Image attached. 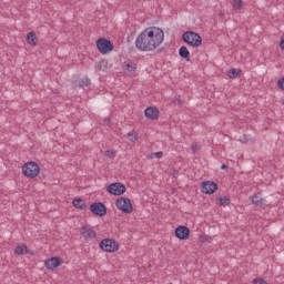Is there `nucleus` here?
Segmentation results:
<instances>
[{"label":"nucleus","instance_id":"f257e3e1","mask_svg":"<svg viewBox=\"0 0 284 284\" xmlns=\"http://www.w3.org/2000/svg\"><path fill=\"white\" fill-rule=\"evenodd\" d=\"M135 48H138L141 52H152V50H154L148 29L138 36L135 40Z\"/></svg>","mask_w":284,"mask_h":284},{"label":"nucleus","instance_id":"f03ea898","mask_svg":"<svg viewBox=\"0 0 284 284\" xmlns=\"http://www.w3.org/2000/svg\"><path fill=\"white\" fill-rule=\"evenodd\" d=\"M146 31L149 32V38L151 39V44L153 45V50H156V48H159V45L163 43L165 33L162 31L161 28H156V27L146 28Z\"/></svg>","mask_w":284,"mask_h":284},{"label":"nucleus","instance_id":"7ed1b4c3","mask_svg":"<svg viewBox=\"0 0 284 284\" xmlns=\"http://www.w3.org/2000/svg\"><path fill=\"white\" fill-rule=\"evenodd\" d=\"M182 41L192 48H201L203 38H201V34L194 31H186L182 34Z\"/></svg>","mask_w":284,"mask_h":284},{"label":"nucleus","instance_id":"20e7f679","mask_svg":"<svg viewBox=\"0 0 284 284\" xmlns=\"http://www.w3.org/2000/svg\"><path fill=\"white\" fill-rule=\"evenodd\" d=\"M39 172H41V166H39L37 162L31 161L22 165V174L27 176V179H37Z\"/></svg>","mask_w":284,"mask_h":284},{"label":"nucleus","instance_id":"39448f33","mask_svg":"<svg viewBox=\"0 0 284 284\" xmlns=\"http://www.w3.org/2000/svg\"><path fill=\"white\" fill-rule=\"evenodd\" d=\"M100 250L103 252H119V242H116L114 239H103L99 244Z\"/></svg>","mask_w":284,"mask_h":284},{"label":"nucleus","instance_id":"423d86ee","mask_svg":"<svg viewBox=\"0 0 284 284\" xmlns=\"http://www.w3.org/2000/svg\"><path fill=\"white\" fill-rule=\"evenodd\" d=\"M97 48L100 54H110V52L114 50V44H112V41L105 38H100L97 40Z\"/></svg>","mask_w":284,"mask_h":284},{"label":"nucleus","instance_id":"0eeeda50","mask_svg":"<svg viewBox=\"0 0 284 284\" xmlns=\"http://www.w3.org/2000/svg\"><path fill=\"white\" fill-rule=\"evenodd\" d=\"M115 206L118 207V210H120L124 214H132V212L134 210L132 207V201H130V199H128V197H119L115 201Z\"/></svg>","mask_w":284,"mask_h":284},{"label":"nucleus","instance_id":"6e6552de","mask_svg":"<svg viewBox=\"0 0 284 284\" xmlns=\"http://www.w3.org/2000/svg\"><path fill=\"white\" fill-rule=\"evenodd\" d=\"M125 184L121 183V182H114L111 183L108 187H106V192H109V194H113V196H121L123 194H125Z\"/></svg>","mask_w":284,"mask_h":284},{"label":"nucleus","instance_id":"1a4fd4ad","mask_svg":"<svg viewBox=\"0 0 284 284\" xmlns=\"http://www.w3.org/2000/svg\"><path fill=\"white\" fill-rule=\"evenodd\" d=\"M90 212L95 216H105L108 214V206L103 202H94L90 205Z\"/></svg>","mask_w":284,"mask_h":284},{"label":"nucleus","instance_id":"9d476101","mask_svg":"<svg viewBox=\"0 0 284 284\" xmlns=\"http://www.w3.org/2000/svg\"><path fill=\"white\" fill-rule=\"evenodd\" d=\"M219 190V184H216L214 181H206L203 182L201 185V192L203 194H214Z\"/></svg>","mask_w":284,"mask_h":284},{"label":"nucleus","instance_id":"9b49d317","mask_svg":"<svg viewBox=\"0 0 284 284\" xmlns=\"http://www.w3.org/2000/svg\"><path fill=\"white\" fill-rule=\"evenodd\" d=\"M175 236L180 241H187L190 239V229L183 225L178 226L175 229Z\"/></svg>","mask_w":284,"mask_h":284},{"label":"nucleus","instance_id":"f8f14e48","mask_svg":"<svg viewBox=\"0 0 284 284\" xmlns=\"http://www.w3.org/2000/svg\"><path fill=\"white\" fill-rule=\"evenodd\" d=\"M62 263L63 261L60 260V257H50L44 262V265L47 270H57V267L61 266Z\"/></svg>","mask_w":284,"mask_h":284},{"label":"nucleus","instance_id":"ddd939ff","mask_svg":"<svg viewBox=\"0 0 284 284\" xmlns=\"http://www.w3.org/2000/svg\"><path fill=\"white\" fill-rule=\"evenodd\" d=\"M160 111L156 106H149L144 111V115L146 119H151V121H156L159 119Z\"/></svg>","mask_w":284,"mask_h":284},{"label":"nucleus","instance_id":"4468645a","mask_svg":"<svg viewBox=\"0 0 284 284\" xmlns=\"http://www.w3.org/2000/svg\"><path fill=\"white\" fill-rule=\"evenodd\" d=\"M81 235L85 240H88V239H95L97 237V232H94V230H92V227H90V226H82Z\"/></svg>","mask_w":284,"mask_h":284},{"label":"nucleus","instance_id":"2eb2a0df","mask_svg":"<svg viewBox=\"0 0 284 284\" xmlns=\"http://www.w3.org/2000/svg\"><path fill=\"white\" fill-rule=\"evenodd\" d=\"M72 205L73 207H77V210H85L88 207V204L81 197H75L72 202Z\"/></svg>","mask_w":284,"mask_h":284},{"label":"nucleus","instance_id":"dca6fc26","mask_svg":"<svg viewBox=\"0 0 284 284\" xmlns=\"http://www.w3.org/2000/svg\"><path fill=\"white\" fill-rule=\"evenodd\" d=\"M27 43H29V45H37L38 39L37 33H34V31H31L27 34Z\"/></svg>","mask_w":284,"mask_h":284},{"label":"nucleus","instance_id":"f3484780","mask_svg":"<svg viewBox=\"0 0 284 284\" xmlns=\"http://www.w3.org/2000/svg\"><path fill=\"white\" fill-rule=\"evenodd\" d=\"M250 201H252L253 205H255V207H263V197L254 194L252 196H250Z\"/></svg>","mask_w":284,"mask_h":284},{"label":"nucleus","instance_id":"a211bd4d","mask_svg":"<svg viewBox=\"0 0 284 284\" xmlns=\"http://www.w3.org/2000/svg\"><path fill=\"white\" fill-rule=\"evenodd\" d=\"M179 55L181 59H185V61H190V50H187V47L183 45L179 50Z\"/></svg>","mask_w":284,"mask_h":284},{"label":"nucleus","instance_id":"6ab92c4d","mask_svg":"<svg viewBox=\"0 0 284 284\" xmlns=\"http://www.w3.org/2000/svg\"><path fill=\"white\" fill-rule=\"evenodd\" d=\"M227 77L229 79H241V69H230Z\"/></svg>","mask_w":284,"mask_h":284},{"label":"nucleus","instance_id":"aec40b11","mask_svg":"<svg viewBox=\"0 0 284 284\" xmlns=\"http://www.w3.org/2000/svg\"><path fill=\"white\" fill-rule=\"evenodd\" d=\"M215 203L216 205H222L223 207H225V205H230L231 201L229 196H221V197H216L215 199Z\"/></svg>","mask_w":284,"mask_h":284},{"label":"nucleus","instance_id":"412c9836","mask_svg":"<svg viewBox=\"0 0 284 284\" xmlns=\"http://www.w3.org/2000/svg\"><path fill=\"white\" fill-rule=\"evenodd\" d=\"M14 252L16 254H19V255L28 254V246L26 244L18 245Z\"/></svg>","mask_w":284,"mask_h":284},{"label":"nucleus","instance_id":"4be33fe9","mask_svg":"<svg viewBox=\"0 0 284 284\" xmlns=\"http://www.w3.org/2000/svg\"><path fill=\"white\" fill-rule=\"evenodd\" d=\"M124 70H126V72H136V64L131 63V62H124Z\"/></svg>","mask_w":284,"mask_h":284},{"label":"nucleus","instance_id":"5701e85b","mask_svg":"<svg viewBox=\"0 0 284 284\" xmlns=\"http://www.w3.org/2000/svg\"><path fill=\"white\" fill-rule=\"evenodd\" d=\"M90 83H91L90 78H82L81 80H79L78 85L79 88H88Z\"/></svg>","mask_w":284,"mask_h":284},{"label":"nucleus","instance_id":"b1692460","mask_svg":"<svg viewBox=\"0 0 284 284\" xmlns=\"http://www.w3.org/2000/svg\"><path fill=\"white\" fill-rule=\"evenodd\" d=\"M232 6H233L234 10H241V8L243 6V1L242 0H233Z\"/></svg>","mask_w":284,"mask_h":284},{"label":"nucleus","instance_id":"393cba45","mask_svg":"<svg viewBox=\"0 0 284 284\" xmlns=\"http://www.w3.org/2000/svg\"><path fill=\"white\" fill-rule=\"evenodd\" d=\"M128 139L129 141H131L132 143H134V141H136V134L134 133V131H131L128 133Z\"/></svg>","mask_w":284,"mask_h":284},{"label":"nucleus","instance_id":"a878e982","mask_svg":"<svg viewBox=\"0 0 284 284\" xmlns=\"http://www.w3.org/2000/svg\"><path fill=\"white\" fill-rule=\"evenodd\" d=\"M105 156H108L109 159H114V156H116V152L106 150Z\"/></svg>","mask_w":284,"mask_h":284},{"label":"nucleus","instance_id":"bb28decb","mask_svg":"<svg viewBox=\"0 0 284 284\" xmlns=\"http://www.w3.org/2000/svg\"><path fill=\"white\" fill-rule=\"evenodd\" d=\"M277 87L280 88V90L284 91V77L277 81Z\"/></svg>","mask_w":284,"mask_h":284},{"label":"nucleus","instance_id":"cd10ccee","mask_svg":"<svg viewBox=\"0 0 284 284\" xmlns=\"http://www.w3.org/2000/svg\"><path fill=\"white\" fill-rule=\"evenodd\" d=\"M200 241H201V243H210V241H212V237L201 236Z\"/></svg>","mask_w":284,"mask_h":284},{"label":"nucleus","instance_id":"c85d7f7f","mask_svg":"<svg viewBox=\"0 0 284 284\" xmlns=\"http://www.w3.org/2000/svg\"><path fill=\"white\" fill-rule=\"evenodd\" d=\"M155 159H162L163 158V151H159L154 153Z\"/></svg>","mask_w":284,"mask_h":284},{"label":"nucleus","instance_id":"c756f323","mask_svg":"<svg viewBox=\"0 0 284 284\" xmlns=\"http://www.w3.org/2000/svg\"><path fill=\"white\" fill-rule=\"evenodd\" d=\"M196 150H201V148L199 146V144H192V151L196 152Z\"/></svg>","mask_w":284,"mask_h":284},{"label":"nucleus","instance_id":"7c9ffc66","mask_svg":"<svg viewBox=\"0 0 284 284\" xmlns=\"http://www.w3.org/2000/svg\"><path fill=\"white\" fill-rule=\"evenodd\" d=\"M172 175L174 176V179H176V176H179V171L172 169Z\"/></svg>","mask_w":284,"mask_h":284},{"label":"nucleus","instance_id":"2f4dec72","mask_svg":"<svg viewBox=\"0 0 284 284\" xmlns=\"http://www.w3.org/2000/svg\"><path fill=\"white\" fill-rule=\"evenodd\" d=\"M175 104L181 105V99L180 98H175L173 101Z\"/></svg>","mask_w":284,"mask_h":284},{"label":"nucleus","instance_id":"473e14b6","mask_svg":"<svg viewBox=\"0 0 284 284\" xmlns=\"http://www.w3.org/2000/svg\"><path fill=\"white\" fill-rule=\"evenodd\" d=\"M104 123H105V125H108L110 128V123H111L110 118L104 119Z\"/></svg>","mask_w":284,"mask_h":284},{"label":"nucleus","instance_id":"72a5a7b5","mask_svg":"<svg viewBox=\"0 0 284 284\" xmlns=\"http://www.w3.org/2000/svg\"><path fill=\"white\" fill-rule=\"evenodd\" d=\"M280 48L282 49V50H284V38L281 40V42H280Z\"/></svg>","mask_w":284,"mask_h":284},{"label":"nucleus","instance_id":"f704fd0d","mask_svg":"<svg viewBox=\"0 0 284 284\" xmlns=\"http://www.w3.org/2000/svg\"><path fill=\"white\" fill-rule=\"evenodd\" d=\"M221 170H227V165L226 164H222L221 165Z\"/></svg>","mask_w":284,"mask_h":284},{"label":"nucleus","instance_id":"c9c22d12","mask_svg":"<svg viewBox=\"0 0 284 284\" xmlns=\"http://www.w3.org/2000/svg\"><path fill=\"white\" fill-rule=\"evenodd\" d=\"M245 140H246V135H243V138L241 139V142L245 143Z\"/></svg>","mask_w":284,"mask_h":284}]
</instances>
